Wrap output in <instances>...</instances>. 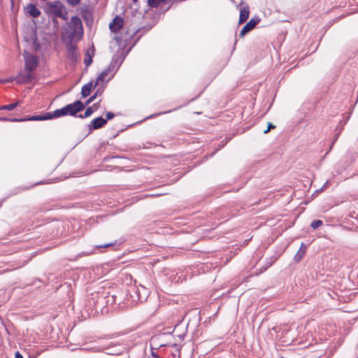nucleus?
<instances>
[{"label":"nucleus","instance_id":"obj_14","mask_svg":"<svg viewBox=\"0 0 358 358\" xmlns=\"http://www.w3.org/2000/svg\"><path fill=\"white\" fill-rule=\"evenodd\" d=\"M27 11L30 16L33 17H38L41 15V11L35 4L29 3L27 6Z\"/></svg>","mask_w":358,"mask_h":358},{"label":"nucleus","instance_id":"obj_33","mask_svg":"<svg viewBox=\"0 0 358 358\" xmlns=\"http://www.w3.org/2000/svg\"><path fill=\"white\" fill-rule=\"evenodd\" d=\"M275 126L271 122L268 123V128L267 129L264 130V133L267 134L271 129H274Z\"/></svg>","mask_w":358,"mask_h":358},{"label":"nucleus","instance_id":"obj_19","mask_svg":"<svg viewBox=\"0 0 358 358\" xmlns=\"http://www.w3.org/2000/svg\"><path fill=\"white\" fill-rule=\"evenodd\" d=\"M119 60H120L119 58H117L116 57H113V59H112V62H110V65L104 71H106V73L108 74H109L110 72L114 71L115 67V64H117V68H119V66H120V65L121 64V62L120 64H118Z\"/></svg>","mask_w":358,"mask_h":358},{"label":"nucleus","instance_id":"obj_35","mask_svg":"<svg viewBox=\"0 0 358 358\" xmlns=\"http://www.w3.org/2000/svg\"><path fill=\"white\" fill-rule=\"evenodd\" d=\"M151 355H152L153 357L159 358L157 353H156L154 350H152V352H151Z\"/></svg>","mask_w":358,"mask_h":358},{"label":"nucleus","instance_id":"obj_38","mask_svg":"<svg viewBox=\"0 0 358 358\" xmlns=\"http://www.w3.org/2000/svg\"><path fill=\"white\" fill-rule=\"evenodd\" d=\"M158 1H159V6L161 3H166V0H158Z\"/></svg>","mask_w":358,"mask_h":358},{"label":"nucleus","instance_id":"obj_5","mask_svg":"<svg viewBox=\"0 0 358 358\" xmlns=\"http://www.w3.org/2000/svg\"><path fill=\"white\" fill-rule=\"evenodd\" d=\"M85 108V104H84L81 101L77 100L72 103L67 104L65 106L66 111L67 115L71 116H76V114L82 110H83Z\"/></svg>","mask_w":358,"mask_h":358},{"label":"nucleus","instance_id":"obj_6","mask_svg":"<svg viewBox=\"0 0 358 358\" xmlns=\"http://www.w3.org/2000/svg\"><path fill=\"white\" fill-rule=\"evenodd\" d=\"M66 49L68 52L67 59L73 66H75L78 62L77 47L72 42H68L66 43Z\"/></svg>","mask_w":358,"mask_h":358},{"label":"nucleus","instance_id":"obj_43","mask_svg":"<svg viewBox=\"0 0 358 358\" xmlns=\"http://www.w3.org/2000/svg\"><path fill=\"white\" fill-rule=\"evenodd\" d=\"M17 193H18V192H14L12 194H16Z\"/></svg>","mask_w":358,"mask_h":358},{"label":"nucleus","instance_id":"obj_40","mask_svg":"<svg viewBox=\"0 0 358 358\" xmlns=\"http://www.w3.org/2000/svg\"><path fill=\"white\" fill-rule=\"evenodd\" d=\"M338 137V134H336V138H334L333 143H334V142L337 140Z\"/></svg>","mask_w":358,"mask_h":358},{"label":"nucleus","instance_id":"obj_29","mask_svg":"<svg viewBox=\"0 0 358 358\" xmlns=\"http://www.w3.org/2000/svg\"><path fill=\"white\" fill-rule=\"evenodd\" d=\"M148 3L151 8H157L159 6L158 0H148Z\"/></svg>","mask_w":358,"mask_h":358},{"label":"nucleus","instance_id":"obj_28","mask_svg":"<svg viewBox=\"0 0 358 358\" xmlns=\"http://www.w3.org/2000/svg\"><path fill=\"white\" fill-rule=\"evenodd\" d=\"M0 121L2 122H21V119H17V118H8L5 117H1Z\"/></svg>","mask_w":358,"mask_h":358},{"label":"nucleus","instance_id":"obj_10","mask_svg":"<svg viewBox=\"0 0 358 358\" xmlns=\"http://www.w3.org/2000/svg\"><path fill=\"white\" fill-rule=\"evenodd\" d=\"M132 292H134L136 294L137 296V300L141 302L145 301L148 294V290L144 286L142 285L132 288Z\"/></svg>","mask_w":358,"mask_h":358},{"label":"nucleus","instance_id":"obj_20","mask_svg":"<svg viewBox=\"0 0 358 358\" xmlns=\"http://www.w3.org/2000/svg\"><path fill=\"white\" fill-rule=\"evenodd\" d=\"M94 55V51L92 50V53H90V50H87L85 52V57L84 59V63L86 66H89L92 63V57Z\"/></svg>","mask_w":358,"mask_h":358},{"label":"nucleus","instance_id":"obj_26","mask_svg":"<svg viewBox=\"0 0 358 358\" xmlns=\"http://www.w3.org/2000/svg\"><path fill=\"white\" fill-rule=\"evenodd\" d=\"M323 224L322 221L320 220H313L311 224H310V226L312 228H313L314 229H316L317 228H319L320 226H322Z\"/></svg>","mask_w":358,"mask_h":358},{"label":"nucleus","instance_id":"obj_15","mask_svg":"<svg viewBox=\"0 0 358 358\" xmlns=\"http://www.w3.org/2000/svg\"><path fill=\"white\" fill-rule=\"evenodd\" d=\"M250 9L248 6L243 7L240 10L239 24L245 22L249 17Z\"/></svg>","mask_w":358,"mask_h":358},{"label":"nucleus","instance_id":"obj_27","mask_svg":"<svg viewBox=\"0 0 358 358\" xmlns=\"http://www.w3.org/2000/svg\"><path fill=\"white\" fill-rule=\"evenodd\" d=\"M182 106H183V105L180 106H178V108H174V109H173V110H168V111H164V112H162V113H157V114L151 115H150V116H149L148 118L149 119V118H152V117H156V116H157V115H161V114H166V113H171V112H172V111H174V110H177L178 108H181Z\"/></svg>","mask_w":358,"mask_h":358},{"label":"nucleus","instance_id":"obj_8","mask_svg":"<svg viewBox=\"0 0 358 358\" xmlns=\"http://www.w3.org/2000/svg\"><path fill=\"white\" fill-rule=\"evenodd\" d=\"M260 19L259 17H252L246 24L242 28L240 31L239 36L243 37L246 34L252 31L255 26L259 22Z\"/></svg>","mask_w":358,"mask_h":358},{"label":"nucleus","instance_id":"obj_12","mask_svg":"<svg viewBox=\"0 0 358 358\" xmlns=\"http://www.w3.org/2000/svg\"><path fill=\"white\" fill-rule=\"evenodd\" d=\"M50 112L44 113L41 115H36L31 116H27L21 119V122L24 121H44L50 120Z\"/></svg>","mask_w":358,"mask_h":358},{"label":"nucleus","instance_id":"obj_39","mask_svg":"<svg viewBox=\"0 0 358 358\" xmlns=\"http://www.w3.org/2000/svg\"><path fill=\"white\" fill-rule=\"evenodd\" d=\"M100 101H101V100H100L99 102H100ZM99 103H94V104L93 105V106H94V107H95V108H96L98 107Z\"/></svg>","mask_w":358,"mask_h":358},{"label":"nucleus","instance_id":"obj_3","mask_svg":"<svg viewBox=\"0 0 358 358\" xmlns=\"http://www.w3.org/2000/svg\"><path fill=\"white\" fill-rule=\"evenodd\" d=\"M139 29L133 28L127 29L124 34H121L120 38H117L120 43H124L127 45H131L134 46L138 41L139 37L134 38V36L137 34Z\"/></svg>","mask_w":358,"mask_h":358},{"label":"nucleus","instance_id":"obj_41","mask_svg":"<svg viewBox=\"0 0 358 358\" xmlns=\"http://www.w3.org/2000/svg\"><path fill=\"white\" fill-rule=\"evenodd\" d=\"M5 201V199H2L1 203H0V206L3 203V202Z\"/></svg>","mask_w":358,"mask_h":358},{"label":"nucleus","instance_id":"obj_1","mask_svg":"<svg viewBox=\"0 0 358 358\" xmlns=\"http://www.w3.org/2000/svg\"><path fill=\"white\" fill-rule=\"evenodd\" d=\"M63 38L67 39L68 42H73V39L80 40L83 36V27L80 18L73 16L69 22L63 27L62 30Z\"/></svg>","mask_w":358,"mask_h":358},{"label":"nucleus","instance_id":"obj_34","mask_svg":"<svg viewBox=\"0 0 358 358\" xmlns=\"http://www.w3.org/2000/svg\"><path fill=\"white\" fill-rule=\"evenodd\" d=\"M15 358H24V357H23L22 355L20 352L17 351L15 353Z\"/></svg>","mask_w":358,"mask_h":358},{"label":"nucleus","instance_id":"obj_37","mask_svg":"<svg viewBox=\"0 0 358 358\" xmlns=\"http://www.w3.org/2000/svg\"><path fill=\"white\" fill-rule=\"evenodd\" d=\"M76 117H78L79 118H81V119H84V118H86L87 117H84V114H79V115H76Z\"/></svg>","mask_w":358,"mask_h":358},{"label":"nucleus","instance_id":"obj_42","mask_svg":"<svg viewBox=\"0 0 358 358\" xmlns=\"http://www.w3.org/2000/svg\"><path fill=\"white\" fill-rule=\"evenodd\" d=\"M43 182H37L36 185H39V184H42Z\"/></svg>","mask_w":358,"mask_h":358},{"label":"nucleus","instance_id":"obj_7","mask_svg":"<svg viewBox=\"0 0 358 358\" xmlns=\"http://www.w3.org/2000/svg\"><path fill=\"white\" fill-rule=\"evenodd\" d=\"M97 305L102 306L104 303L106 305H113L115 303L116 296L115 295H110L109 293L103 292L101 294L97 293Z\"/></svg>","mask_w":358,"mask_h":358},{"label":"nucleus","instance_id":"obj_25","mask_svg":"<svg viewBox=\"0 0 358 358\" xmlns=\"http://www.w3.org/2000/svg\"><path fill=\"white\" fill-rule=\"evenodd\" d=\"M81 14L85 20L88 19L89 17L91 16V13L89 12L88 8L87 7L81 8Z\"/></svg>","mask_w":358,"mask_h":358},{"label":"nucleus","instance_id":"obj_23","mask_svg":"<svg viewBox=\"0 0 358 358\" xmlns=\"http://www.w3.org/2000/svg\"><path fill=\"white\" fill-rule=\"evenodd\" d=\"M18 103H19V102L17 101L13 103L1 106H0V110H13L15 108L17 107Z\"/></svg>","mask_w":358,"mask_h":358},{"label":"nucleus","instance_id":"obj_36","mask_svg":"<svg viewBox=\"0 0 358 358\" xmlns=\"http://www.w3.org/2000/svg\"><path fill=\"white\" fill-rule=\"evenodd\" d=\"M52 22L55 24V25H58V20H57V17H53L52 18Z\"/></svg>","mask_w":358,"mask_h":358},{"label":"nucleus","instance_id":"obj_21","mask_svg":"<svg viewBox=\"0 0 358 358\" xmlns=\"http://www.w3.org/2000/svg\"><path fill=\"white\" fill-rule=\"evenodd\" d=\"M103 92V90L101 89V88H99L96 92L92 96H90L86 101L84 104H85V106L87 105H89L90 103H92L97 96H101Z\"/></svg>","mask_w":358,"mask_h":358},{"label":"nucleus","instance_id":"obj_22","mask_svg":"<svg viewBox=\"0 0 358 358\" xmlns=\"http://www.w3.org/2000/svg\"><path fill=\"white\" fill-rule=\"evenodd\" d=\"M108 74L106 73V71H103L101 74L98 76L96 81L94 85V88L96 87L99 83H103L105 82L106 76H107Z\"/></svg>","mask_w":358,"mask_h":358},{"label":"nucleus","instance_id":"obj_4","mask_svg":"<svg viewBox=\"0 0 358 358\" xmlns=\"http://www.w3.org/2000/svg\"><path fill=\"white\" fill-rule=\"evenodd\" d=\"M24 59L26 71L31 72L37 68L39 59L36 55L25 52L24 54Z\"/></svg>","mask_w":358,"mask_h":358},{"label":"nucleus","instance_id":"obj_44","mask_svg":"<svg viewBox=\"0 0 358 358\" xmlns=\"http://www.w3.org/2000/svg\"><path fill=\"white\" fill-rule=\"evenodd\" d=\"M134 2H136L138 0H133Z\"/></svg>","mask_w":358,"mask_h":358},{"label":"nucleus","instance_id":"obj_11","mask_svg":"<svg viewBox=\"0 0 358 358\" xmlns=\"http://www.w3.org/2000/svg\"><path fill=\"white\" fill-rule=\"evenodd\" d=\"M124 25L123 18L120 16H115L109 24V28L112 32H117Z\"/></svg>","mask_w":358,"mask_h":358},{"label":"nucleus","instance_id":"obj_32","mask_svg":"<svg viewBox=\"0 0 358 358\" xmlns=\"http://www.w3.org/2000/svg\"><path fill=\"white\" fill-rule=\"evenodd\" d=\"M114 117H115V115L112 112H107L106 113V121L113 119Z\"/></svg>","mask_w":358,"mask_h":358},{"label":"nucleus","instance_id":"obj_2","mask_svg":"<svg viewBox=\"0 0 358 358\" xmlns=\"http://www.w3.org/2000/svg\"><path fill=\"white\" fill-rule=\"evenodd\" d=\"M44 12L48 15H52L55 17H59L63 20H67V12L64 4L59 1L48 2L44 8Z\"/></svg>","mask_w":358,"mask_h":358},{"label":"nucleus","instance_id":"obj_16","mask_svg":"<svg viewBox=\"0 0 358 358\" xmlns=\"http://www.w3.org/2000/svg\"><path fill=\"white\" fill-rule=\"evenodd\" d=\"M306 251V247L303 243H301V247L296 254L294 257L295 262H299L301 260Z\"/></svg>","mask_w":358,"mask_h":358},{"label":"nucleus","instance_id":"obj_30","mask_svg":"<svg viewBox=\"0 0 358 358\" xmlns=\"http://www.w3.org/2000/svg\"><path fill=\"white\" fill-rule=\"evenodd\" d=\"M93 113L94 110L92 109V106H90L86 109L84 117H90Z\"/></svg>","mask_w":358,"mask_h":358},{"label":"nucleus","instance_id":"obj_24","mask_svg":"<svg viewBox=\"0 0 358 358\" xmlns=\"http://www.w3.org/2000/svg\"><path fill=\"white\" fill-rule=\"evenodd\" d=\"M117 241L115 240L110 243L101 244V245H96L95 248L101 249V248H109V247H113V246H115L117 245Z\"/></svg>","mask_w":358,"mask_h":358},{"label":"nucleus","instance_id":"obj_13","mask_svg":"<svg viewBox=\"0 0 358 358\" xmlns=\"http://www.w3.org/2000/svg\"><path fill=\"white\" fill-rule=\"evenodd\" d=\"M106 124V120H105L102 117H98L94 119L91 122L90 129H94V130L99 129L101 128L102 127H103Z\"/></svg>","mask_w":358,"mask_h":358},{"label":"nucleus","instance_id":"obj_9","mask_svg":"<svg viewBox=\"0 0 358 358\" xmlns=\"http://www.w3.org/2000/svg\"><path fill=\"white\" fill-rule=\"evenodd\" d=\"M33 76L30 72H20L18 75L14 78L17 84H27L31 82Z\"/></svg>","mask_w":358,"mask_h":358},{"label":"nucleus","instance_id":"obj_31","mask_svg":"<svg viewBox=\"0 0 358 358\" xmlns=\"http://www.w3.org/2000/svg\"><path fill=\"white\" fill-rule=\"evenodd\" d=\"M67 1L68 3H69L70 5L73 6H75L78 4H79V3L80 2V0H66Z\"/></svg>","mask_w":358,"mask_h":358},{"label":"nucleus","instance_id":"obj_17","mask_svg":"<svg viewBox=\"0 0 358 358\" xmlns=\"http://www.w3.org/2000/svg\"><path fill=\"white\" fill-rule=\"evenodd\" d=\"M93 85L92 82H90L85 85H84L81 90V95L82 97L85 98L90 94L91 90L93 87Z\"/></svg>","mask_w":358,"mask_h":358},{"label":"nucleus","instance_id":"obj_18","mask_svg":"<svg viewBox=\"0 0 358 358\" xmlns=\"http://www.w3.org/2000/svg\"><path fill=\"white\" fill-rule=\"evenodd\" d=\"M50 120L67 115L65 106L62 108L57 109L52 113H50Z\"/></svg>","mask_w":358,"mask_h":358}]
</instances>
